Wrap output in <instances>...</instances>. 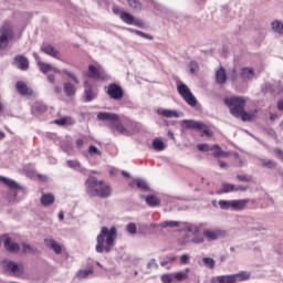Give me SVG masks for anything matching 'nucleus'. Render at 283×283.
<instances>
[{
	"mask_svg": "<svg viewBox=\"0 0 283 283\" xmlns=\"http://www.w3.org/2000/svg\"><path fill=\"white\" fill-rule=\"evenodd\" d=\"M189 268H186L184 271L172 273L175 282H185V280H189Z\"/></svg>",
	"mask_w": 283,
	"mask_h": 283,
	"instance_id": "a878e982",
	"label": "nucleus"
},
{
	"mask_svg": "<svg viewBox=\"0 0 283 283\" xmlns=\"http://www.w3.org/2000/svg\"><path fill=\"white\" fill-rule=\"evenodd\" d=\"M147 269L151 270V269H158V263L156 262V259H151L148 263H147Z\"/></svg>",
	"mask_w": 283,
	"mask_h": 283,
	"instance_id": "13d9d810",
	"label": "nucleus"
},
{
	"mask_svg": "<svg viewBox=\"0 0 283 283\" xmlns=\"http://www.w3.org/2000/svg\"><path fill=\"white\" fill-rule=\"evenodd\" d=\"M233 277H234V283L247 282L251 280V272L241 271L237 274H233Z\"/></svg>",
	"mask_w": 283,
	"mask_h": 283,
	"instance_id": "c756f323",
	"label": "nucleus"
},
{
	"mask_svg": "<svg viewBox=\"0 0 283 283\" xmlns=\"http://www.w3.org/2000/svg\"><path fill=\"white\" fill-rule=\"evenodd\" d=\"M153 147L155 151H164L165 150V143L161 139H154L153 140Z\"/></svg>",
	"mask_w": 283,
	"mask_h": 283,
	"instance_id": "ea45409f",
	"label": "nucleus"
},
{
	"mask_svg": "<svg viewBox=\"0 0 283 283\" xmlns=\"http://www.w3.org/2000/svg\"><path fill=\"white\" fill-rule=\"evenodd\" d=\"M126 231L128 233H130V235H135L136 231H137V228H136V223L134 222H130L126 226Z\"/></svg>",
	"mask_w": 283,
	"mask_h": 283,
	"instance_id": "3c124183",
	"label": "nucleus"
},
{
	"mask_svg": "<svg viewBox=\"0 0 283 283\" xmlns=\"http://www.w3.org/2000/svg\"><path fill=\"white\" fill-rule=\"evenodd\" d=\"M226 231L220 228H211L203 230V238H206L207 242H216V240H220V238H224Z\"/></svg>",
	"mask_w": 283,
	"mask_h": 283,
	"instance_id": "9b49d317",
	"label": "nucleus"
},
{
	"mask_svg": "<svg viewBox=\"0 0 283 283\" xmlns=\"http://www.w3.org/2000/svg\"><path fill=\"white\" fill-rule=\"evenodd\" d=\"M174 273H167L161 275V282L163 283H171L174 282Z\"/></svg>",
	"mask_w": 283,
	"mask_h": 283,
	"instance_id": "09e8293b",
	"label": "nucleus"
},
{
	"mask_svg": "<svg viewBox=\"0 0 283 283\" xmlns=\"http://www.w3.org/2000/svg\"><path fill=\"white\" fill-rule=\"evenodd\" d=\"M251 202V199H234L232 200V211H242L247 209V205Z\"/></svg>",
	"mask_w": 283,
	"mask_h": 283,
	"instance_id": "4be33fe9",
	"label": "nucleus"
},
{
	"mask_svg": "<svg viewBox=\"0 0 283 283\" xmlns=\"http://www.w3.org/2000/svg\"><path fill=\"white\" fill-rule=\"evenodd\" d=\"M0 182H2V185H6V187H9L11 191H21V186H19L17 181L8 177L0 176Z\"/></svg>",
	"mask_w": 283,
	"mask_h": 283,
	"instance_id": "412c9836",
	"label": "nucleus"
},
{
	"mask_svg": "<svg viewBox=\"0 0 283 283\" xmlns=\"http://www.w3.org/2000/svg\"><path fill=\"white\" fill-rule=\"evenodd\" d=\"M44 244L48 249H51L56 255L63 253V247L56 242L54 239H44Z\"/></svg>",
	"mask_w": 283,
	"mask_h": 283,
	"instance_id": "6ab92c4d",
	"label": "nucleus"
},
{
	"mask_svg": "<svg viewBox=\"0 0 283 283\" xmlns=\"http://www.w3.org/2000/svg\"><path fill=\"white\" fill-rule=\"evenodd\" d=\"M106 94L112 101H120L124 96V91L120 85L112 83L108 86H105Z\"/></svg>",
	"mask_w": 283,
	"mask_h": 283,
	"instance_id": "9d476101",
	"label": "nucleus"
},
{
	"mask_svg": "<svg viewBox=\"0 0 283 283\" xmlns=\"http://www.w3.org/2000/svg\"><path fill=\"white\" fill-rule=\"evenodd\" d=\"M98 96V91L92 85L90 81L84 82V101L85 103H90L94 101Z\"/></svg>",
	"mask_w": 283,
	"mask_h": 283,
	"instance_id": "ddd939ff",
	"label": "nucleus"
},
{
	"mask_svg": "<svg viewBox=\"0 0 283 283\" xmlns=\"http://www.w3.org/2000/svg\"><path fill=\"white\" fill-rule=\"evenodd\" d=\"M190 74H196L198 72V62L191 61L189 64Z\"/></svg>",
	"mask_w": 283,
	"mask_h": 283,
	"instance_id": "6e6d98bb",
	"label": "nucleus"
},
{
	"mask_svg": "<svg viewBox=\"0 0 283 283\" xmlns=\"http://www.w3.org/2000/svg\"><path fill=\"white\" fill-rule=\"evenodd\" d=\"M202 227V223L200 226L196 224H188L185 228L186 233H190L191 238L187 240V242H191L192 244H205V232L200 233V228Z\"/></svg>",
	"mask_w": 283,
	"mask_h": 283,
	"instance_id": "0eeeda50",
	"label": "nucleus"
},
{
	"mask_svg": "<svg viewBox=\"0 0 283 283\" xmlns=\"http://www.w3.org/2000/svg\"><path fill=\"white\" fill-rule=\"evenodd\" d=\"M42 207H50V205H54V195L46 193L41 197Z\"/></svg>",
	"mask_w": 283,
	"mask_h": 283,
	"instance_id": "f704fd0d",
	"label": "nucleus"
},
{
	"mask_svg": "<svg viewBox=\"0 0 283 283\" xmlns=\"http://www.w3.org/2000/svg\"><path fill=\"white\" fill-rule=\"evenodd\" d=\"M64 94L65 96H74L76 94V86L70 82H64Z\"/></svg>",
	"mask_w": 283,
	"mask_h": 283,
	"instance_id": "72a5a7b5",
	"label": "nucleus"
},
{
	"mask_svg": "<svg viewBox=\"0 0 283 283\" xmlns=\"http://www.w3.org/2000/svg\"><path fill=\"white\" fill-rule=\"evenodd\" d=\"M116 227L107 229V227H102L99 234L96 238L95 251L96 253H109L114 242H116Z\"/></svg>",
	"mask_w": 283,
	"mask_h": 283,
	"instance_id": "f257e3e1",
	"label": "nucleus"
},
{
	"mask_svg": "<svg viewBox=\"0 0 283 283\" xmlns=\"http://www.w3.org/2000/svg\"><path fill=\"white\" fill-rule=\"evenodd\" d=\"M31 112L33 114V116H36L38 118L43 116L44 113L48 112V106L41 102H36L32 108Z\"/></svg>",
	"mask_w": 283,
	"mask_h": 283,
	"instance_id": "aec40b11",
	"label": "nucleus"
},
{
	"mask_svg": "<svg viewBox=\"0 0 283 283\" xmlns=\"http://www.w3.org/2000/svg\"><path fill=\"white\" fill-rule=\"evenodd\" d=\"M133 25H136L137 28H144L145 27V22H143V20L134 19Z\"/></svg>",
	"mask_w": 283,
	"mask_h": 283,
	"instance_id": "e2e57ef3",
	"label": "nucleus"
},
{
	"mask_svg": "<svg viewBox=\"0 0 283 283\" xmlns=\"http://www.w3.org/2000/svg\"><path fill=\"white\" fill-rule=\"evenodd\" d=\"M22 253H36V249L32 248L28 243H22Z\"/></svg>",
	"mask_w": 283,
	"mask_h": 283,
	"instance_id": "de8ad7c7",
	"label": "nucleus"
},
{
	"mask_svg": "<svg viewBox=\"0 0 283 283\" xmlns=\"http://www.w3.org/2000/svg\"><path fill=\"white\" fill-rule=\"evenodd\" d=\"M128 185L132 188L137 186V189H140L142 191H149V185L147 184V181H145V179H135Z\"/></svg>",
	"mask_w": 283,
	"mask_h": 283,
	"instance_id": "393cba45",
	"label": "nucleus"
},
{
	"mask_svg": "<svg viewBox=\"0 0 283 283\" xmlns=\"http://www.w3.org/2000/svg\"><path fill=\"white\" fill-rule=\"evenodd\" d=\"M41 50L42 52H44V54H48L49 56H53V59H61V52H59V50H56L54 46L50 44L42 45Z\"/></svg>",
	"mask_w": 283,
	"mask_h": 283,
	"instance_id": "5701e85b",
	"label": "nucleus"
},
{
	"mask_svg": "<svg viewBox=\"0 0 283 283\" xmlns=\"http://www.w3.org/2000/svg\"><path fill=\"white\" fill-rule=\"evenodd\" d=\"M234 191H249V186H234Z\"/></svg>",
	"mask_w": 283,
	"mask_h": 283,
	"instance_id": "680f3d73",
	"label": "nucleus"
},
{
	"mask_svg": "<svg viewBox=\"0 0 283 283\" xmlns=\"http://www.w3.org/2000/svg\"><path fill=\"white\" fill-rule=\"evenodd\" d=\"M237 179H239L240 182H251V180H253V176H251V175H238Z\"/></svg>",
	"mask_w": 283,
	"mask_h": 283,
	"instance_id": "8fccbe9b",
	"label": "nucleus"
},
{
	"mask_svg": "<svg viewBox=\"0 0 283 283\" xmlns=\"http://www.w3.org/2000/svg\"><path fill=\"white\" fill-rule=\"evenodd\" d=\"M233 200H219V207L220 209H223V211H229V209L232 210L233 208Z\"/></svg>",
	"mask_w": 283,
	"mask_h": 283,
	"instance_id": "58836bf2",
	"label": "nucleus"
},
{
	"mask_svg": "<svg viewBox=\"0 0 283 283\" xmlns=\"http://www.w3.org/2000/svg\"><path fill=\"white\" fill-rule=\"evenodd\" d=\"M14 39L12 24L6 21L0 28V50H6Z\"/></svg>",
	"mask_w": 283,
	"mask_h": 283,
	"instance_id": "39448f33",
	"label": "nucleus"
},
{
	"mask_svg": "<svg viewBox=\"0 0 283 283\" xmlns=\"http://www.w3.org/2000/svg\"><path fill=\"white\" fill-rule=\"evenodd\" d=\"M182 125L187 127V129H197L198 132H203L205 136H208V138H211L213 136V132L202 122H197L193 119H185L182 120Z\"/></svg>",
	"mask_w": 283,
	"mask_h": 283,
	"instance_id": "6e6552de",
	"label": "nucleus"
},
{
	"mask_svg": "<svg viewBox=\"0 0 283 283\" xmlns=\"http://www.w3.org/2000/svg\"><path fill=\"white\" fill-rule=\"evenodd\" d=\"M228 76L231 81L235 82L238 81V78L240 77V74H238V71L235 70V67H232L229 73Z\"/></svg>",
	"mask_w": 283,
	"mask_h": 283,
	"instance_id": "49530a36",
	"label": "nucleus"
},
{
	"mask_svg": "<svg viewBox=\"0 0 283 283\" xmlns=\"http://www.w3.org/2000/svg\"><path fill=\"white\" fill-rule=\"evenodd\" d=\"M97 120H107L113 125V123H119L120 116L116 113L99 112L97 114Z\"/></svg>",
	"mask_w": 283,
	"mask_h": 283,
	"instance_id": "dca6fc26",
	"label": "nucleus"
},
{
	"mask_svg": "<svg viewBox=\"0 0 283 283\" xmlns=\"http://www.w3.org/2000/svg\"><path fill=\"white\" fill-rule=\"evenodd\" d=\"M2 269L11 275H23V264L13 261H3Z\"/></svg>",
	"mask_w": 283,
	"mask_h": 283,
	"instance_id": "1a4fd4ad",
	"label": "nucleus"
},
{
	"mask_svg": "<svg viewBox=\"0 0 283 283\" xmlns=\"http://www.w3.org/2000/svg\"><path fill=\"white\" fill-rule=\"evenodd\" d=\"M108 127L113 136H134L138 132V123L129 118L119 119L117 123L109 124Z\"/></svg>",
	"mask_w": 283,
	"mask_h": 283,
	"instance_id": "20e7f679",
	"label": "nucleus"
},
{
	"mask_svg": "<svg viewBox=\"0 0 283 283\" xmlns=\"http://www.w3.org/2000/svg\"><path fill=\"white\" fill-rule=\"evenodd\" d=\"M210 283H235L233 274L218 275L210 280Z\"/></svg>",
	"mask_w": 283,
	"mask_h": 283,
	"instance_id": "b1692460",
	"label": "nucleus"
},
{
	"mask_svg": "<svg viewBox=\"0 0 283 283\" xmlns=\"http://www.w3.org/2000/svg\"><path fill=\"white\" fill-rule=\"evenodd\" d=\"M157 114L164 118H178V112L167 108H158Z\"/></svg>",
	"mask_w": 283,
	"mask_h": 283,
	"instance_id": "c85d7f7f",
	"label": "nucleus"
},
{
	"mask_svg": "<svg viewBox=\"0 0 283 283\" xmlns=\"http://www.w3.org/2000/svg\"><path fill=\"white\" fill-rule=\"evenodd\" d=\"M202 262L207 269H216V260L212 258H203Z\"/></svg>",
	"mask_w": 283,
	"mask_h": 283,
	"instance_id": "c03bdc74",
	"label": "nucleus"
},
{
	"mask_svg": "<svg viewBox=\"0 0 283 283\" xmlns=\"http://www.w3.org/2000/svg\"><path fill=\"white\" fill-rule=\"evenodd\" d=\"M142 198H145L146 200V205H148V207H159L160 205V199L154 195H149V196H143Z\"/></svg>",
	"mask_w": 283,
	"mask_h": 283,
	"instance_id": "473e14b6",
	"label": "nucleus"
},
{
	"mask_svg": "<svg viewBox=\"0 0 283 283\" xmlns=\"http://www.w3.org/2000/svg\"><path fill=\"white\" fill-rule=\"evenodd\" d=\"M15 90L21 94V96H34V91L23 81H18L15 83Z\"/></svg>",
	"mask_w": 283,
	"mask_h": 283,
	"instance_id": "f3484780",
	"label": "nucleus"
},
{
	"mask_svg": "<svg viewBox=\"0 0 283 283\" xmlns=\"http://www.w3.org/2000/svg\"><path fill=\"white\" fill-rule=\"evenodd\" d=\"M13 64L22 72H25L28 67H30V61L23 55H17L13 60Z\"/></svg>",
	"mask_w": 283,
	"mask_h": 283,
	"instance_id": "a211bd4d",
	"label": "nucleus"
},
{
	"mask_svg": "<svg viewBox=\"0 0 283 283\" xmlns=\"http://www.w3.org/2000/svg\"><path fill=\"white\" fill-rule=\"evenodd\" d=\"M54 123H55V125H60L61 127H63V125H67V119L65 117H63L60 119H55Z\"/></svg>",
	"mask_w": 283,
	"mask_h": 283,
	"instance_id": "bf43d9fd",
	"label": "nucleus"
},
{
	"mask_svg": "<svg viewBox=\"0 0 283 283\" xmlns=\"http://www.w3.org/2000/svg\"><path fill=\"white\" fill-rule=\"evenodd\" d=\"M62 149H64V151H66V153L72 151V144L66 143V148H65V145H62Z\"/></svg>",
	"mask_w": 283,
	"mask_h": 283,
	"instance_id": "0e129e2a",
	"label": "nucleus"
},
{
	"mask_svg": "<svg viewBox=\"0 0 283 283\" xmlns=\"http://www.w3.org/2000/svg\"><path fill=\"white\" fill-rule=\"evenodd\" d=\"M240 78L243 83H251V81L255 78V69L250 66L242 67L240 71Z\"/></svg>",
	"mask_w": 283,
	"mask_h": 283,
	"instance_id": "2eb2a0df",
	"label": "nucleus"
},
{
	"mask_svg": "<svg viewBox=\"0 0 283 283\" xmlns=\"http://www.w3.org/2000/svg\"><path fill=\"white\" fill-rule=\"evenodd\" d=\"M233 191H235V185L223 182L222 189L219 190V193H231Z\"/></svg>",
	"mask_w": 283,
	"mask_h": 283,
	"instance_id": "4c0bfd02",
	"label": "nucleus"
},
{
	"mask_svg": "<svg viewBox=\"0 0 283 283\" xmlns=\"http://www.w3.org/2000/svg\"><path fill=\"white\" fill-rule=\"evenodd\" d=\"M177 92L190 107H196V105H198V99H196V96H193V93H191V90L187 84L179 82L177 84Z\"/></svg>",
	"mask_w": 283,
	"mask_h": 283,
	"instance_id": "423d86ee",
	"label": "nucleus"
},
{
	"mask_svg": "<svg viewBox=\"0 0 283 283\" xmlns=\"http://www.w3.org/2000/svg\"><path fill=\"white\" fill-rule=\"evenodd\" d=\"M197 149L199 151H211V146H209L208 144H198Z\"/></svg>",
	"mask_w": 283,
	"mask_h": 283,
	"instance_id": "5fc2aeb1",
	"label": "nucleus"
},
{
	"mask_svg": "<svg viewBox=\"0 0 283 283\" xmlns=\"http://www.w3.org/2000/svg\"><path fill=\"white\" fill-rule=\"evenodd\" d=\"M277 109H279L280 112H283V101H279V102H277Z\"/></svg>",
	"mask_w": 283,
	"mask_h": 283,
	"instance_id": "774afa93",
	"label": "nucleus"
},
{
	"mask_svg": "<svg viewBox=\"0 0 283 283\" xmlns=\"http://www.w3.org/2000/svg\"><path fill=\"white\" fill-rule=\"evenodd\" d=\"M216 81L219 85H224L227 83V70L220 67L216 71Z\"/></svg>",
	"mask_w": 283,
	"mask_h": 283,
	"instance_id": "bb28decb",
	"label": "nucleus"
},
{
	"mask_svg": "<svg viewBox=\"0 0 283 283\" xmlns=\"http://www.w3.org/2000/svg\"><path fill=\"white\" fill-rule=\"evenodd\" d=\"M271 30L275 32V34H280V36H283V22L280 20H273L271 22Z\"/></svg>",
	"mask_w": 283,
	"mask_h": 283,
	"instance_id": "2f4dec72",
	"label": "nucleus"
},
{
	"mask_svg": "<svg viewBox=\"0 0 283 283\" xmlns=\"http://www.w3.org/2000/svg\"><path fill=\"white\" fill-rule=\"evenodd\" d=\"M92 273H94V269L80 270L76 273V277H78L80 280H85V279L90 277V275H92Z\"/></svg>",
	"mask_w": 283,
	"mask_h": 283,
	"instance_id": "e433bc0d",
	"label": "nucleus"
},
{
	"mask_svg": "<svg viewBox=\"0 0 283 283\" xmlns=\"http://www.w3.org/2000/svg\"><path fill=\"white\" fill-rule=\"evenodd\" d=\"M180 263L181 264H189V254H182L180 256Z\"/></svg>",
	"mask_w": 283,
	"mask_h": 283,
	"instance_id": "052dcab7",
	"label": "nucleus"
},
{
	"mask_svg": "<svg viewBox=\"0 0 283 283\" xmlns=\"http://www.w3.org/2000/svg\"><path fill=\"white\" fill-rule=\"evenodd\" d=\"M210 151H213L214 158H220L222 156V154H224V150H222V148H220V146H218V145L211 146Z\"/></svg>",
	"mask_w": 283,
	"mask_h": 283,
	"instance_id": "a18cd8bd",
	"label": "nucleus"
},
{
	"mask_svg": "<svg viewBox=\"0 0 283 283\" xmlns=\"http://www.w3.org/2000/svg\"><path fill=\"white\" fill-rule=\"evenodd\" d=\"M2 239H3V244H4L6 251H8L9 253H19V251L21 249L19 243L13 242L12 239L8 234H4L2 237Z\"/></svg>",
	"mask_w": 283,
	"mask_h": 283,
	"instance_id": "4468645a",
	"label": "nucleus"
},
{
	"mask_svg": "<svg viewBox=\"0 0 283 283\" xmlns=\"http://www.w3.org/2000/svg\"><path fill=\"white\" fill-rule=\"evenodd\" d=\"M86 193L91 198H109L112 196V187L104 181H98L96 177H88L85 181Z\"/></svg>",
	"mask_w": 283,
	"mask_h": 283,
	"instance_id": "7ed1b4c3",
	"label": "nucleus"
},
{
	"mask_svg": "<svg viewBox=\"0 0 283 283\" xmlns=\"http://www.w3.org/2000/svg\"><path fill=\"white\" fill-rule=\"evenodd\" d=\"M118 171H119L118 168H111L109 169V175L111 176H118Z\"/></svg>",
	"mask_w": 283,
	"mask_h": 283,
	"instance_id": "69168bd1",
	"label": "nucleus"
},
{
	"mask_svg": "<svg viewBox=\"0 0 283 283\" xmlns=\"http://www.w3.org/2000/svg\"><path fill=\"white\" fill-rule=\"evenodd\" d=\"M159 227H161V229H166V227H168L170 229H175L176 227H180V222H178V221H164V222L159 223Z\"/></svg>",
	"mask_w": 283,
	"mask_h": 283,
	"instance_id": "a19ab883",
	"label": "nucleus"
},
{
	"mask_svg": "<svg viewBox=\"0 0 283 283\" xmlns=\"http://www.w3.org/2000/svg\"><path fill=\"white\" fill-rule=\"evenodd\" d=\"M66 166L70 169H74L75 171H78L80 174H85V168H83V166L78 160H67Z\"/></svg>",
	"mask_w": 283,
	"mask_h": 283,
	"instance_id": "7c9ffc66",
	"label": "nucleus"
},
{
	"mask_svg": "<svg viewBox=\"0 0 283 283\" xmlns=\"http://www.w3.org/2000/svg\"><path fill=\"white\" fill-rule=\"evenodd\" d=\"M137 36H142V39H147L148 41H154V36L149 33H145L143 31L137 32Z\"/></svg>",
	"mask_w": 283,
	"mask_h": 283,
	"instance_id": "4d7b16f0",
	"label": "nucleus"
},
{
	"mask_svg": "<svg viewBox=\"0 0 283 283\" xmlns=\"http://www.w3.org/2000/svg\"><path fill=\"white\" fill-rule=\"evenodd\" d=\"M224 104L230 108V114L235 118H241L243 122H249L255 118V115L244 111V106L247 105V99H244V97H227Z\"/></svg>",
	"mask_w": 283,
	"mask_h": 283,
	"instance_id": "f03ea898",
	"label": "nucleus"
},
{
	"mask_svg": "<svg viewBox=\"0 0 283 283\" xmlns=\"http://www.w3.org/2000/svg\"><path fill=\"white\" fill-rule=\"evenodd\" d=\"M120 19L127 25H134V15H132L130 13L122 11Z\"/></svg>",
	"mask_w": 283,
	"mask_h": 283,
	"instance_id": "c9c22d12",
	"label": "nucleus"
},
{
	"mask_svg": "<svg viewBox=\"0 0 283 283\" xmlns=\"http://www.w3.org/2000/svg\"><path fill=\"white\" fill-rule=\"evenodd\" d=\"M87 78L94 81H107V73L103 70L97 69L95 65H88Z\"/></svg>",
	"mask_w": 283,
	"mask_h": 283,
	"instance_id": "f8f14e48",
	"label": "nucleus"
},
{
	"mask_svg": "<svg viewBox=\"0 0 283 283\" xmlns=\"http://www.w3.org/2000/svg\"><path fill=\"white\" fill-rule=\"evenodd\" d=\"M63 74H66V76H70V78L73 81V83H75V85H78V83H80L78 77H76L74 73H72L67 70H64Z\"/></svg>",
	"mask_w": 283,
	"mask_h": 283,
	"instance_id": "603ef678",
	"label": "nucleus"
},
{
	"mask_svg": "<svg viewBox=\"0 0 283 283\" xmlns=\"http://www.w3.org/2000/svg\"><path fill=\"white\" fill-rule=\"evenodd\" d=\"M38 66L42 72V74H48V72H54L55 74H61V71H59V69H54L51 64H48L45 62H39Z\"/></svg>",
	"mask_w": 283,
	"mask_h": 283,
	"instance_id": "cd10ccee",
	"label": "nucleus"
},
{
	"mask_svg": "<svg viewBox=\"0 0 283 283\" xmlns=\"http://www.w3.org/2000/svg\"><path fill=\"white\" fill-rule=\"evenodd\" d=\"M129 8H133V10H143V4L140 3V0H127Z\"/></svg>",
	"mask_w": 283,
	"mask_h": 283,
	"instance_id": "37998d69",
	"label": "nucleus"
},
{
	"mask_svg": "<svg viewBox=\"0 0 283 283\" xmlns=\"http://www.w3.org/2000/svg\"><path fill=\"white\" fill-rule=\"evenodd\" d=\"M262 167H265L266 169H275L277 164L271 159H261Z\"/></svg>",
	"mask_w": 283,
	"mask_h": 283,
	"instance_id": "79ce46f5",
	"label": "nucleus"
},
{
	"mask_svg": "<svg viewBox=\"0 0 283 283\" xmlns=\"http://www.w3.org/2000/svg\"><path fill=\"white\" fill-rule=\"evenodd\" d=\"M88 154L90 156H101V150H98L96 146L91 145L88 147Z\"/></svg>",
	"mask_w": 283,
	"mask_h": 283,
	"instance_id": "864d4df0",
	"label": "nucleus"
},
{
	"mask_svg": "<svg viewBox=\"0 0 283 283\" xmlns=\"http://www.w3.org/2000/svg\"><path fill=\"white\" fill-rule=\"evenodd\" d=\"M76 147H77V149H81V147H83V139L82 138L76 139Z\"/></svg>",
	"mask_w": 283,
	"mask_h": 283,
	"instance_id": "338daca9",
	"label": "nucleus"
}]
</instances>
